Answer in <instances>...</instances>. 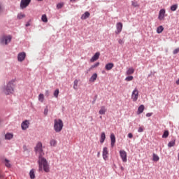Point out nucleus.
Masks as SVG:
<instances>
[{
	"label": "nucleus",
	"mask_w": 179,
	"mask_h": 179,
	"mask_svg": "<svg viewBox=\"0 0 179 179\" xmlns=\"http://www.w3.org/2000/svg\"><path fill=\"white\" fill-rule=\"evenodd\" d=\"M159 156L156 154H153V160L154 162H159Z\"/></svg>",
	"instance_id": "obj_38"
},
{
	"label": "nucleus",
	"mask_w": 179,
	"mask_h": 179,
	"mask_svg": "<svg viewBox=\"0 0 179 179\" xmlns=\"http://www.w3.org/2000/svg\"><path fill=\"white\" fill-rule=\"evenodd\" d=\"M128 138H129V139H132L134 138V135L132 134V133L128 134Z\"/></svg>",
	"instance_id": "obj_41"
},
{
	"label": "nucleus",
	"mask_w": 179,
	"mask_h": 179,
	"mask_svg": "<svg viewBox=\"0 0 179 179\" xmlns=\"http://www.w3.org/2000/svg\"><path fill=\"white\" fill-rule=\"evenodd\" d=\"M139 97V91H138V89H135L131 94V99L133 101H137Z\"/></svg>",
	"instance_id": "obj_7"
},
{
	"label": "nucleus",
	"mask_w": 179,
	"mask_h": 179,
	"mask_svg": "<svg viewBox=\"0 0 179 179\" xmlns=\"http://www.w3.org/2000/svg\"><path fill=\"white\" fill-rule=\"evenodd\" d=\"M50 143V146H57V141L54 139L51 140Z\"/></svg>",
	"instance_id": "obj_36"
},
{
	"label": "nucleus",
	"mask_w": 179,
	"mask_h": 179,
	"mask_svg": "<svg viewBox=\"0 0 179 179\" xmlns=\"http://www.w3.org/2000/svg\"><path fill=\"white\" fill-rule=\"evenodd\" d=\"M120 156L123 163H127V162H128V159L127 158V152L125 150H121L120 151Z\"/></svg>",
	"instance_id": "obj_5"
},
{
	"label": "nucleus",
	"mask_w": 179,
	"mask_h": 179,
	"mask_svg": "<svg viewBox=\"0 0 179 179\" xmlns=\"http://www.w3.org/2000/svg\"><path fill=\"white\" fill-rule=\"evenodd\" d=\"M102 156H103V159H104L105 160H107L108 157V148H107V147L103 148Z\"/></svg>",
	"instance_id": "obj_12"
},
{
	"label": "nucleus",
	"mask_w": 179,
	"mask_h": 179,
	"mask_svg": "<svg viewBox=\"0 0 179 179\" xmlns=\"http://www.w3.org/2000/svg\"><path fill=\"white\" fill-rule=\"evenodd\" d=\"M100 57V52H97L95 55L91 58L90 62H94V61H97V59Z\"/></svg>",
	"instance_id": "obj_14"
},
{
	"label": "nucleus",
	"mask_w": 179,
	"mask_h": 179,
	"mask_svg": "<svg viewBox=\"0 0 179 179\" xmlns=\"http://www.w3.org/2000/svg\"><path fill=\"white\" fill-rule=\"evenodd\" d=\"M38 100L41 101V103H43L44 101V94H40L38 95Z\"/></svg>",
	"instance_id": "obj_31"
},
{
	"label": "nucleus",
	"mask_w": 179,
	"mask_h": 179,
	"mask_svg": "<svg viewBox=\"0 0 179 179\" xmlns=\"http://www.w3.org/2000/svg\"><path fill=\"white\" fill-rule=\"evenodd\" d=\"M138 132H143V127H140L138 128Z\"/></svg>",
	"instance_id": "obj_43"
},
{
	"label": "nucleus",
	"mask_w": 179,
	"mask_h": 179,
	"mask_svg": "<svg viewBox=\"0 0 179 179\" xmlns=\"http://www.w3.org/2000/svg\"><path fill=\"white\" fill-rule=\"evenodd\" d=\"M106 111H107V109L106 108V106H101V109L99 111V113L101 115H104V114H106Z\"/></svg>",
	"instance_id": "obj_19"
},
{
	"label": "nucleus",
	"mask_w": 179,
	"mask_h": 179,
	"mask_svg": "<svg viewBox=\"0 0 179 179\" xmlns=\"http://www.w3.org/2000/svg\"><path fill=\"white\" fill-rule=\"evenodd\" d=\"M24 17H26V15H24L23 13H20L17 15V19H18V20H20Z\"/></svg>",
	"instance_id": "obj_24"
},
{
	"label": "nucleus",
	"mask_w": 179,
	"mask_h": 179,
	"mask_svg": "<svg viewBox=\"0 0 179 179\" xmlns=\"http://www.w3.org/2000/svg\"><path fill=\"white\" fill-rule=\"evenodd\" d=\"M64 128V122L61 119H55L54 124V129L55 132H61Z\"/></svg>",
	"instance_id": "obj_3"
},
{
	"label": "nucleus",
	"mask_w": 179,
	"mask_h": 179,
	"mask_svg": "<svg viewBox=\"0 0 179 179\" xmlns=\"http://www.w3.org/2000/svg\"><path fill=\"white\" fill-rule=\"evenodd\" d=\"M97 79V73H94L90 79V82H96V80Z\"/></svg>",
	"instance_id": "obj_25"
},
{
	"label": "nucleus",
	"mask_w": 179,
	"mask_h": 179,
	"mask_svg": "<svg viewBox=\"0 0 179 179\" xmlns=\"http://www.w3.org/2000/svg\"><path fill=\"white\" fill-rule=\"evenodd\" d=\"M54 96L56 97V99H58V95L59 94V90L57 89L55 92H54Z\"/></svg>",
	"instance_id": "obj_35"
},
{
	"label": "nucleus",
	"mask_w": 179,
	"mask_h": 179,
	"mask_svg": "<svg viewBox=\"0 0 179 179\" xmlns=\"http://www.w3.org/2000/svg\"><path fill=\"white\" fill-rule=\"evenodd\" d=\"M163 30H164V27L161 25L157 28V33H158V34H160V33L163 32Z\"/></svg>",
	"instance_id": "obj_27"
},
{
	"label": "nucleus",
	"mask_w": 179,
	"mask_h": 179,
	"mask_svg": "<svg viewBox=\"0 0 179 179\" xmlns=\"http://www.w3.org/2000/svg\"><path fill=\"white\" fill-rule=\"evenodd\" d=\"M99 65H100V62H96L95 64L91 66V67L87 70L88 72H90V71H92V69H94V68H97Z\"/></svg>",
	"instance_id": "obj_26"
},
{
	"label": "nucleus",
	"mask_w": 179,
	"mask_h": 179,
	"mask_svg": "<svg viewBox=\"0 0 179 179\" xmlns=\"http://www.w3.org/2000/svg\"><path fill=\"white\" fill-rule=\"evenodd\" d=\"M97 156H98V157H99V156H100V152H98Z\"/></svg>",
	"instance_id": "obj_48"
},
{
	"label": "nucleus",
	"mask_w": 179,
	"mask_h": 179,
	"mask_svg": "<svg viewBox=\"0 0 179 179\" xmlns=\"http://www.w3.org/2000/svg\"><path fill=\"white\" fill-rule=\"evenodd\" d=\"M176 145V140L171 141L168 143L169 148H173Z\"/></svg>",
	"instance_id": "obj_29"
},
{
	"label": "nucleus",
	"mask_w": 179,
	"mask_h": 179,
	"mask_svg": "<svg viewBox=\"0 0 179 179\" xmlns=\"http://www.w3.org/2000/svg\"><path fill=\"white\" fill-rule=\"evenodd\" d=\"M90 16V13L87 11L84 14L82 15L81 19L83 20H86V19H87V17H89Z\"/></svg>",
	"instance_id": "obj_18"
},
{
	"label": "nucleus",
	"mask_w": 179,
	"mask_h": 179,
	"mask_svg": "<svg viewBox=\"0 0 179 179\" xmlns=\"http://www.w3.org/2000/svg\"><path fill=\"white\" fill-rule=\"evenodd\" d=\"M37 1H43V0H37Z\"/></svg>",
	"instance_id": "obj_50"
},
{
	"label": "nucleus",
	"mask_w": 179,
	"mask_h": 179,
	"mask_svg": "<svg viewBox=\"0 0 179 179\" xmlns=\"http://www.w3.org/2000/svg\"><path fill=\"white\" fill-rule=\"evenodd\" d=\"M41 20L44 23H47V22H48V18L47 17V15H43L42 17H41Z\"/></svg>",
	"instance_id": "obj_28"
},
{
	"label": "nucleus",
	"mask_w": 179,
	"mask_h": 179,
	"mask_svg": "<svg viewBox=\"0 0 179 179\" xmlns=\"http://www.w3.org/2000/svg\"><path fill=\"white\" fill-rule=\"evenodd\" d=\"M1 162L3 163V164H4V166H6L7 167V169H10V167H12V164H10V161L6 158H3L1 159Z\"/></svg>",
	"instance_id": "obj_10"
},
{
	"label": "nucleus",
	"mask_w": 179,
	"mask_h": 179,
	"mask_svg": "<svg viewBox=\"0 0 179 179\" xmlns=\"http://www.w3.org/2000/svg\"><path fill=\"white\" fill-rule=\"evenodd\" d=\"M169 131L168 130H166L163 135H162V138H168L169 137Z\"/></svg>",
	"instance_id": "obj_32"
},
{
	"label": "nucleus",
	"mask_w": 179,
	"mask_h": 179,
	"mask_svg": "<svg viewBox=\"0 0 179 179\" xmlns=\"http://www.w3.org/2000/svg\"><path fill=\"white\" fill-rule=\"evenodd\" d=\"M64 6V3H59L57 5V9H62V8Z\"/></svg>",
	"instance_id": "obj_39"
},
{
	"label": "nucleus",
	"mask_w": 179,
	"mask_h": 179,
	"mask_svg": "<svg viewBox=\"0 0 179 179\" xmlns=\"http://www.w3.org/2000/svg\"><path fill=\"white\" fill-rule=\"evenodd\" d=\"M110 141H111V147L114 148L115 145V135H114V134H110Z\"/></svg>",
	"instance_id": "obj_15"
},
{
	"label": "nucleus",
	"mask_w": 179,
	"mask_h": 179,
	"mask_svg": "<svg viewBox=\"0 0 179 179\" xmlns=\"http://www.w3.org/2000/svg\"><path fill=\"white\" fill-rule=\"evenodd\" d=\"M122 22H117L116 24V31H115V34H120L122 31Z\"/></svg>",
	"instance_id": "obj_8"
},
{
	"label": "nucleus",
	"mask_w": 179,
	"mask_h": 179,
	"mask_svg": "<svg viewBox=\"0 0 179 179\" xmlns=\"http://www.w3.org/2000/svg\"><path fill=\"white\" fill-rule=\"evenodd\" d=\"M135 72V69L131 67L129 68L126 72V75H132Z\"/></svg>",
	"instance_id": "obj_20"
},
{
	"label": "nucleus",
	"mask_w": 179,
	"mask_h": 179,
	"mask_svg": "<svg viewBox=\"0 0 179 179\" xmlns=\"http://www.w3.org/2000/svg\"><path fill=\"white\" fill-rule=\"evenodd\" d=\"M10 41H12V36L10 35L3 36L1 37V45H8V44H9Z\"/></svg>",
	"instance_id": "obj_4"
},
{
	"label": "nucleus",
	"mask_w": 179,
	"mask_h": 179,
	"mask_svg": "<svg viewBox=\"0 0 179 179\" xmlns=\"http://www.w3.org/2000/svg\"><path fill=\"white\" fill-rule=\"evenodd\" d=\"M144 110H145V106L141 105L138 108L137 114L139 115V114H142V113H143Z\"/></svg>",
	"instance_id": "obj_17"
},
{
	"label": "nucleus",
	"mask_w": 179,
	"mask_h": 179,
	"mask_svg": "<svg viewBox=\"0 0 179 179\" xmlns=\"http://www.w3.org/2000/svg\"><path fill=\"white\" fill-rule=\"evenodd\" d=\"M71 1V2H75V1H76V0H70Z\"/></svg>",
	"instance_id": "obj_47"
},
{
	"label": "nucleus",
	"mask_w": 179,
	"mask_h": 179,
	"mask_svg": "<svg viewBox=\"0 0 179 179\" xmlns=\"http://www.w3.org/2000/svg\"><path fill=\"white\" fill-rule=\"evenodd\" d=\"M146 117H152V113H147Z\"/></svg>",
	"instance_id": "obj_45"
},
{
	"label": "nucleus",
	"mask_w": 179,
	"mask_h": 179,
	"mask_svg": "<svg viewBox=\"0 0 179 179\" xmlns=\"http://www.w3.org/2000/svg\"><path fill=\"white\" fill-rule=\"evenodd\" d=\"M17 59L19 62H23V60L26 59V52H20L17 55Z\"/></svg>",
	"instance_id": "obj_9"
},
{
	"label": "nucleus",
	"mask_w": 179,
	"mask_h": 179,
	"mask_svg": "<svg viewBox=\"0 0 179 179\" xmlns=\"http://www.w3.org/2000/svg\"><path fill=\"white\" fill-rule=\"evenodd\" d=\"M118 43H119V44H120L121 45H122V44H124V40H122V39H119V40H118Z\"/></svg>",
	"instance_id": "obj_42"
},
{
	"label": "nucleus",
	"mask_w": 179,
	"mask_h": 179,
	"mask_svg": "<svg viewBox=\"0 0 179 179\" xmlns=\"http://www.w3.org/2000/svg\"><path fill=\"white\" fill-rule=\"evenodd\" d=\"M45 96H46V97H48V96H50V91H48V90L45 91Z\"/></svg>",
	"instance_id": "obj_44"
},
{
	"label": "nucleus",
	"mask_w": 179,
	"mask_h": 179,
	"mask_svg": "<svg viewBox=\"0 0 179 179\" xmlns=\"http://www.w3.org/2000/svg\"><path fill=\"white\" fill-rule=\"evenodd\" d=\"M35 152L36 155H38V170L39 171H45V173H50V165L47 159L44 158V151H43V143L39 142L35 147Z\"/></svg>",
	"instance_id": "obj_1"
},
{
	"label": "nucleus",
	"mask_w": 179,
	"mask_h": 179,
	"mask_svg": "<svg viewBox=\"0 0 179 179\" xmlns=\"http://www.w3.org/2000/svg\"><path fill=\"white\" fill-rule=\"evenodd\" d=\"M13 134H11V133H7L6 135H5V139H7L8 141H10V139H13Z\"/></svg>",
	"instance_id": "obj_21"
},
{
	"label": "nucleus",
	"mask_w": 179,
	"mask_h": 179,
	"mask_svg": "<svg viewBox=\"0 0 179 179\" xmlns=\"http://www.w3.org/2000/svg\"><path fill=\"white\" fill-rule=\"evenodd\" d=\"M29 120H25L24 122H22V123L21 124V128L23 131H26V129H27V128H29Z\"/></svg>",
	"instance_id": "obj_13"
},
{
	"label": "nucleus",
	"mask_w": 179,
	"mask_h": 179,
	"mask_svg": "<svg viewBox=\"0 0 179 179\" xmlns=\"http://www.w3.org/2000/svg\"><path fill=\"white\" fill-rule=\"evenodd\" d=\"M121 169H122V170H124V168H123V167H122Z\"/></svg>",
	"instance_id": "obj_49"
},
{
	"label": "nucleus",
	"mask_w": 179,
	"mask_h": 179,
	"mask_svg": "<svg viewBox=\"0 0 179 179\" xmlns=\"http://www.w3.org/2000/svg\"><path fill=\"white\" fill-rule=\"evenodd\" d=\"M29 26H30V23H27L26 24V27H29Z\"/></svg>",
	"instance_id": "obj_46"
},
{
	"label": "nucleus",
	"mask_w": 179,
	"mask_h": 179,
	"mask_svg": "<svg viewBox=\"0 0 179 179\" xmlns=\"http://www.w3.org/2000/svg\"><path fill=\"white\" fill-rule=\"evenodd\" d=\"M104 141H106V133L102 132L101 134V137H100L101 143H104Z\"/></svg>",
	"instance_id": "obj_22"
},
{
	"label": "nucleus",
	"mask_w": 179,
	"mask_h": 179,
	"mask_svg": "<svg viewBox=\"0 0 179 179\" xmlns=\"http://www.w3.org/2000/svg\"><path fill=\"white\" fill-rule=\"evenodd\" d=\"M29 176L31 179H35L36 178V173L34 172V169H31L29 172Z\"/></svg>",
	"instance_id": "obj_23"
},
{
	"label": "nucleus",
	"mask_w": 179,
	"mask_h": 179,
	"mask_svg": "<svg viewBox=\"0 0 179 179\" xmlns=\"http://www.w3.org/2000/svg\"><path fill=\"white\" fill-rule=\"evenodd\" d=\"M177 8L178 6L176 4L173 5L171 6V10H172V12H176V10H177Z\"/></svg>",
	"instance_id": "obj_33"
},
{
	"label": "nucleus",
	"mask_w": 179,
	"mask_h": 179,
	"mask_svg": "<svg viewBox=\"0 0 179 179\" xmlns=\"http://www.w3.org/2000/svg\"><path fill=\"white\" fill-rule=\"evenodd\" d=\"M125 80H127V82H131V80H134V76H128L125 78Z\"/></svg>",
	"instance_id": "obj_37"
},
{
	"label": "nucleus",
	"mask_w": 179,
	"mask_h": 179,
	"mask_svg": "<svg viewBox=\"0 0 179 179\" xmlns=\"http://www.w3.org/2000/svg\"><path fill=\"white\" fill-rule=\"evenodd\" d=\"M165 16H166V10L161 9L159 13V16H158L159 20H164Z\"/></svg>",
	"instance_id": "obj_11"
},
{
	"label": "nucleus",
	"mask_w": 179,
	"mask_h": 179,
	"mask_svg": "<svg viewBox=\"0 0 179 179\" xmlns=\"http://www.w3.org/2000/svg\"><path fill=\"white\" fill-rule=\"evenodd\" d=\"M30 2H31V0H21L20 8L26 9V8L30 5Z\"/></svg>",
	"instance_id": "obj_6"
},
{
	"label": "nucleus",
	"mask_w": 179,
	"mask_h": 179,
	"mask_svg": "<svg viewBox=\"0 0 179 179\" xmlns=\"http://www.w3.org/2000/svg\"><path fill=\"white\" fill-rule=\"evenodd\" d=\"M79 83V81L78 80H75L74 83H73V89H75V90H78V83Z\"/></svg>",
	"instance_id": "obj_30"
},
{
	"label": "nucleus",
	"mask_w": 179,
	"mask_h": 179,
	"mask_svg": "<svg viewBox=\"0 0 179 179\" xmlns=\"http://www.w3.org/2000/svg\"><path fill=\"white\" fill-rule=\"evenodd\" d=\"M114 68V64L113 63H108L105 66V69L106 71H111Z\"/></svg>",
	"instance_id": "obj_16"
},
{
	"label": "nucleus",
	"mask_w": 179,
	"mask_h": 179,
	"mask_svg": "<svg viewBox=\"0 0 179 179\" xmlns=\"http://www.w3.org/2000/svg\"><path fill=\"white\" fill-rule=\"evenodd\" d=\"M179 52V48L175 49L173 52V54H174V55H176V54H178Z\"/></svg>",
	"instance_id": "obj_40"
},
{
	"label": "nucleus",
	"mask_w": 179,
	"mask_h": 179,
	"mask_svg": "<svg viewBox=\"0 0 179 179\" xmlns=\"http://www.w3.org/2000/svg\"><path fill=\"white\" fill-rule=\"evenodd\" d=\"M131 5L134 6V8H138L139 4H138L137 1H131Z\"/></svg>",
	"instance_id": "obj_34"
},
{
	"label": "nucleus",
	"mask_w": 179,
	"mask_h": 179,
	"mask_svg": "<svg viewBox=\"0 0 179 179\" xmlns=\"http://www.w3.org/2000/svg\"><path fill=\"white\" fill-rule=\"evenodd\" d=\"M15 86H16V80L13 79L10 80L7 86L4 87L3 89V93L5 94H13V92H15Z\"/></svg>",
	"instance_id": "obj_2"
}]
</instances>
